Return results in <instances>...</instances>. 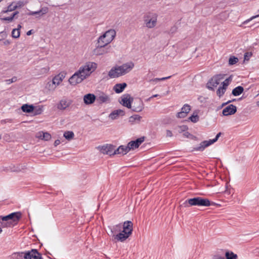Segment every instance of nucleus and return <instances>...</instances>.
I'll return each mask as SVG.
<instances>
[{"label": "nucleus", "instance_id": "obj_1", "mask_svg": "<svg viewBox=\"0 0 259 259\" xmlns=\"http://www.w3.org/2000/svg\"><path fill=\"white\" fill-rule=\"evenodd\" d=\"M97 64L93 62H87L81 66L79 69L69 78L68 81L72 85L81 83L89 77L97 68Z\"/></svg>", "mask_w": 259, "mask_h": 259}, {"label": "nucleus", "instance_id": "obj_2", "mask_svg": "<svg viewBox=\"0 0 259 259\" xmlns=\"http://www.w3.org/2000/svg\"><path fill=\"white\" fill-rule=\"evenodd\" d=\"M134 63L129 62L120 66L113 67L108 72L110 78H117L130 72L134 67Z\"/></svg>", "mask_w": 259, "mask_h": 259}, {"label": "nucleus", "instance_id": "obj_3", "mask_svg": "<svg viewBox=\"0 0 259 259\" xmlns=\"http://www.w3.org/2000/svg\"><path fill=\"white\" fill-rule=\"evenodd\" d=\"M22 217V213L20 211L11 213L6 216H1L3 221L2 226L5 227H13L16 224Z\"/></svg>", "mask_w": 259, "mask_h": 259}, {"label": "nucleus", "instance_id": "obj_4", "mask_svg": "<svg viewBox=\"0 0 259 259\" xmlns=\"http://www.w3.org/2000/svg\"><path fill=\"white\" fill-rule=\"evenodd\" d=\"M183 205L185 207H190L191 206H209L210 205V202L207 198L196 197L186 200L183 203Z\"/></svg>", "mask_w": 259, "mask_h": 259}, {"label": "nucleus", "instance_id": "obj_5", "mask_svg": "<svg viewBox=\"0 0 259 259\" xmlns=\"http://www.w3.org/2000/svg\"><path fill=\"white\" fill-rule=\"evenodd\" d=\"M158 15L155 13H148L144 16V23L148 28H153L157 23Z\"/></svg>", "mask_w": 259, "mask_h": 259}, {"label": "nucleus", "instance_id": "obj_6", "mask_svg": "<svg viewBox=\"0 0 259 259\" xmlns=\"http://www.w3.org/2000/svg\"><path fill=\"white\" fill-rule=\"evenodd\" d=\"M115 35V31L114 29H110L99 38L98 43H103V45H107L112 41Z\"/></svg>", "mask_w": 259, "mask_h": 259}, {"label": "nucleus", "instance_id": "obj_7", "mask_svg": "<svg viewBox=\"0 0 259 259\" xmlns=\"http://www.w3.org/2000/svg\"><path fill=\"white\" fill-rule=\"evenodd\" d=\"M225 76V74H219L213 76L207 82V88L210 90L213 91L223 80Z\"/></svg>", "mask_w": 259, "mask_h": 259}, {"label": "nucleus", "instance_id": "obj_8", "mask_svg": "<svg viewBox=\"0 0 259 259\" xmlns=\"http://www.w3.org/2000/svg\"><path fill=\"white\" fill-rule=\"evenodd\" d=\"M65 77L64 73L61 72L58 74L55 75L53 79L52 82H49L48 83V86L49 90H54L57 86H58L61 82L63 81Z\"/></svg>", "mask_w": 259, "mask_h": 259}, {"label": "nucleus", "instance_id": "obj_9", "mask_svg": "<svg viewBox=\"0 0 259 259\" xmlns=\"http://www.w3.org/2000/svg\"><path fill=\"white\" fill-rule=\"evenodd\" d=\"M221 133H218L217 136H215V138H214L213 139H210L208 141H204L203 142H202L200 144V145L197 147H195L194 148V150H196V151H203L206 147L210 146V145L213 144L214 143H215V142H217L219 139V138L220 137V136H221Z\"/></svg>", "mask_w": 259, "mask_h": 259}, {"label": "nucleus", "instance_id": "obj_10", "mask_svg": "<svg viewBox=\"0 0 259 259\" xmlns=\"http://www.w3.org/2000/svg\"><path fill=\"white\" fill-rule=\"evenodd\" d=\"M71 100L64 97L61 99L56 104L57 109L61 111L66 110L72 104Z\"/></svg>", "mask_w": 259, "mask_h": 259}, {"label": "nucleus", "instance_id": "obj_11", "mask_svg": "<svg viewBox=\"0 0 259 259\" xmlns=\"http://www.w3.org/2000/svg\"><path fill=\"white\" fill-rule=\"evenodd\" d=\"M131 109L133 111L136 112L142 111L144 109V103L143 101L139 98H133Z\"/></svg>", "mask_w": 259, "mask_h": 259}, {"label": "nucleus", "instance_id": "obj_12", "mask_svg": "<svg viewBox=\"0 0 259 259\" xmlns=\"http://www.w3.org/2000/svg\"><path fill=\"white\" fill-rule=\"evenodd\" d=\"M115 147L110 144H106L102 146L98 147V149L100 150V152L104 154L109 155L110 156L114 155V151L115 149H114Z\"/></svg>", "mask_w": 259, "mask_h": 259}, {"label": "nucleus", "instance_id": "obj_13", "mask_svg": "<svg viewBox=\"0 0 259 259\" xmlns=\"http://www.w3.org/2000/svg\"><path fill=\"white\" fill-rule=\"evenodd\" d=\"M24 259H42L41 254L35 249H31L30 251L24 253Z\"/></svg>", "mask_w": 259, "mask_h": 259}, {"label": "nucleus", "instance_id": "obj_14", "mask_svg": "<svg viewBox=\"0 0 259 259\" xmlns=\"http://www.w3.org/2000/svg\"><path fill=\"white\" fill-rule=\"evenodd\" d=\"M133 99L129 94L124 95L121 98L120 103L127 108L131 109Z\"/></svg>", "mask_w": 259, "mask_h": 259}, {"label": "nucleus", "instance_id": "obj_15", "mask_svg": "<svg viewBox=\"0 0 259 259\" xmlns=\"http://www.w3.org/2000/svg\"><path fill=\"white\" fill-rule=\"evenodd\" d=\"M144 137H141L135 141H132L127 144V147L129 150H134L139 147V146L144 142Z\"/></svg>", "mask_w": 259, "mask_h": 259}, {"label": "nucleus", "instance_id": "obj_16", "mask_svg": "<svg viewBox=\"0 0 259 259\" xmlns=\"http://www.w3.org/2000/svg\"><path fill=\"white\" fill-rule=\"evenodd\" d=\"M236 111V107L232 104H230L224 108L222 113L224 116H229L234 114Z\"/></svg>", "mask_w": 259, "mask_h": 259}, {"label": "nucleus", "instance_id": "obj_17", "mask_svg": "<svg viewBox=\"0 0 259 259\" xmlns=\"http://www.w3.org/2000/svg\"><path fill=\"white\" fill-rule=\"evenodd\" d=\"M98 44V46L93 51V54L96 56H100L107 53L108 51L104 48L106 45H103V43Z\"/></svg>", "mask_w": 259, "mask_h": 259}, {"label": "nucleus", "instance_id": "obj_18", "mask_svg": "<svg viewBox=\"0 0 259 259\" xmlns=\"http://www.w3.org/2000/svg\"><path fill=\"white\" fill-rule=\"evenodd\" d=\"M133 223L131 221H125L122 225L123 232L127 233L130 236L132 234L133 231Z\"/></svg>", "mask_w": 259, "mask_h": 259}, {"label": "nucleus", "instance_id": "obj_19", "mask_svg": "<svg viewBox=\"0 0 259 259\" xmlns=\"http://www.w3.org/2000/svg\"><path fill=\"white\" fill-rule=\"evenodd\" d=\"M129 236V235H127L126 233H123L122 231L116 235H113V239L116 241L123 242L128 238Z\"/></svg>", "mask_w": 259, "mask_h": 259}, {"label": "nucleus", "instance_id": "obj_20", "mask_svg": "<svg viewBox=\"0 0 259 259\" xmlns=\"http://www.w3.org/2000/svg\"><path fill=\"white\" fill-rule=\"evenodd\" d=\"M125 112L121 109H117L112 112L109 115L110 118L112 120L117 119L119 116H123Z\"/></svg>", "mask_w": 259, "mask_h": 259}, {"label": "nucleus", "instance_id": "obj_21", "mask_svg": "<svg viewBox=\"0 0 259 259\" xmlns=\"http://www.w3.org/2000/svg\"><path fill=\"white\" fill-rule=\"evenodd\" d=\"M130 151L127 146L121 145L114 151V154L125 155Z\"/></svg>", "mask_w": 259, "mask_h": 259}, {"label": "nucleus", "instance_id": "obj_22", "mask_svg": "<svg viewBox=\"0 0 259 259\" xmlns=\"http://www.w3.org/2000/svg\"><path fill=\"white\" fill-rule=\"evenodd\" d=\"M96 99V97L94 94H88L84 95L83 101L85 104H91L93 103Z\"/></svg>", "mask_w": 259, "mask_h": 259}, {"label": "nucleus", "instance_id": "obj_23", "mask_svg": "<svg viewBox=\"0 0 259 259\" xmlns=\"http://www.w3.org/2000/svg\"><path fill=\"white\" fill-rule=\"evenodd\" d=\"M97 101L99 103L102 104L105 102L110 101V98L106 94L102 93L97 98Z\"/></svg>", "mask_w": 259, "mask_h": 259}, {"label": "nucleus", "instance_id": "obj_24", "mask_svg": "<svg viewBox=\"0 0 259 259\" xmlns=\"http://www.w3.org/2000/svg\"><path fill=\"white\" fill-rule=\"evenodd\" d=\"M126 86L127 84L125 82L122 83H117L114 86L113 90L115 93L119 94L122 92Z\"/></svg>", "mask_w": 259, "mask_h": 259}, {"label": "nucleus", "instance_id": "obj_25", "mask_svg": "<svg viewBox=\"0 0 259 259\" xmlns=\"http://www.w3.org/2000/svg\"><path fill=\"white\" fill-rule=\"evenodd\" d=\"M37 137L41 140L49 141L51 139V135L48 132H40L37 134Z\"/></svg>", "mask_w": 259, "mask_h": 259}, {"label": "nucleus", "instance_id": "obj_26", "mask_svg": "<svg viewBox=\"0 0 259 259\" xmlns=\"http://www.w3.org/2000/svg\"><path fill=\"white\" fill-rule=\"evenodd\" d=\"M110 236L113 238V235H116V233L120 232L122 229V225L119 224L111 227L110 228Z\"/></svg>", "mask_w": 259, "mask_h": 259}, {"label": "nucleus", "instance_id": "obj_27", "mask_svg": "<svg viewBox=\"0 0 259 259\" xmlns=\"http://www.w3.org/2000/svg\"><path fill=\"white\" fill-rule=\"evenodd\" d=\"M21 109L24 112L30 113L33 111L34 107L32 105L24 104L22 106Z\"/></svg>", "mask_w": 259, "mask_h": 259}, {"label": "nucleus", "instance_id": "obj_28", "mask_svg": "<svg viewBox=\"0 0 259 259\" xmlns=\"http://www.w3.org/2000/svg\"><path fill=\"white\" fill-rule=\"evenodd\" d=\"M243 91L244 89L242 87L238 86L233 90L232 93L234 96H237L242 94Z\"/></svg>", "mask_w": 259, "mask_h": 259}, {"label": "nucleus", "instance_id": "obj_29", "mask_svg": "<svg viewBox=\"0 0 259 259\" xmlns=\"http://www.w3.org/2000/svg\"><path fill=\"white\" fill-rule=\"evenodd\" d=\"M142 118V117L139 115L135 114L131 116L129 118V122L132 124H134L136 121L139 122Z\"/></svg>", "mask_w": 259, "mask_h": 259}, {"label": "nucleus", "instance_id": "obj_30", "mask_svg": "<svg viewBox=\"0 0 259 259\" xmlns=\"http://www.w3.org/2000/svg\"><path fill=\"white\" fill-rule=\"evenodd\" d=\"M226 259H237V255L232 251H227L225 252Z\"/></svg>", "mask_w": 259, "mask_h": 259}, {"label": "nucleus", "instance_id": "obj_31", "mask_svg": "<svg viewBox=\"0 0 259 259\" xmlns=\"http://www.w3.org/2000/svg\"><path fill=\"white\" fill-rule=\"evenodd\" d=\"M63 135H64V137L67 140H70L73 138L74 134L73 132L72 131H66L64 133Z\"/></svg>", "mask_w": 259, "mask_h": 259}, {"label": "nucleus", "instance_id": "obj_32", "mask_svg": "<svg viewBox=\"0 0 259 259\" xmlns=\"http://www.w3.org/2000/svg\"><path fill=\"white\" fill-rule=\"evenodd\" d=\"M239 60L237 57L234 56H230L229 59V65H233L236 64L238 62Z\"/></svg>", "mask_w": 259, "mask_h": 259}, {"label": "nucleus", "instance_id": "obj_33", "mask_svg": "<svg viewBox=\"0 0 259 259\" xmlns=\"http://www.w3.org/2000/svg\"><path fill=\"white\" fill-rule=\"evenodd\" d=\"M189 119L193 123H196L199 121V117L197 113L193 114L189 118Z\"/></svg>", "mask_w": 259, "mask_h": 259}, {"label": "nucleus", "instance_id": "obj_34", "mask_svg": "<svg viewBox=\"0 0 259 259\" xmlns=\"http://www.w3.org/2000/svg\"><path fill=\"white\" fill-rule=\"evenodd\" d=\"M226 89L222 86L220 87L217 91V95L220 97H222L225 94Z\"/></svg>", "mask_w": 259, "mask_h": 259}, {"label": "nucleus", "instance_id": "obj_35", "mask_svg": "<svg viewBox=\"0 0 259 259\" xmlns=\"http://www.w3.org/2000/svg\"><path fill=\"white\" fill-rule=\"evenodd\" d=\"M25 252H16L13 254V257L14 259H22L24 258Z\"/></svg>", "mask_w": 259, "mask_h": 259}, {"label": "nucleus", "instance_id": "obj_36", "mask_svg": "<svg viewBox=\"0 0 259 259\" xmlns=\"http://www.w3.org/2000/svg\"><path fill=\"white\" fill-rule=\"evenodd\" d=\"M18 14L17 11H16L13 13V14L10 17H7L3 18L2 19L4 21H12L15 18V16Z\"/></svg>", "mask_w": 259, "mask_h": 259}, {"label": "nucleus", "instance_id": "obj_37", "mask_svg": "<svg viewBox=\"0 0 259 259\" xmlns=\"http://www.w3.org/2000/svg\"><path fill=\"white\" fill-rule=\"evenodd\" d=\"M20 31L19 29H14L12 31V36L15 38H17L20 36Z\"/></svg>", "mask_w": 259, "mask_h": 259}, {"label": "nucleus", "instance_id": "obj_38", "mask_svg": "<svg viewBox=\"0 0 259 259\" xmlns=\"http://www.w3.org/2000/svg\"><path fill=\"white\" fill-rule=\"evenodd\" d=\"M191 110V107L189 105L186 104H185L182 108H181V111H184L187 114L190 112Z\"/></svg>", "mask_w": 259, "mask_h": 259}, {"label": "nucleus", "instance_id": "obj_39", "mask_svg": "<svg viewBox=\"0 0 259 259\" xmlns=\"http://www.w3.org/2000/svg\"><path fill=\"white\" fill-rule=\"evenodd\" d=\"M17 8V6L16 5H14L13 3L10 5L7 8V10L6 11H3L4 13H6L7 12H11L15 10Z\"/></svg>", "mask_w": 259, "mask_h": 259}, {"label": "nucleus", "instance_id": "obj_40", "mask_svg": "<svg viewBox=\"0 0 259 259\" xmlns=\"http://www.w3.org/2000/svg\"><path fill=\"white\" fill-rule=\"evenodd\" d=\"M34 114L35 115H39L43 111V107L42 106H37L34 108Z\"/></svg>", "mask_w": 259, "mask_h": 259}, {"label": "nucleus", "instance_id": "obj_41", "mask_svg": "<svg viewBox=\"0 0 259 259\" xmlns=\"http://www.w3.org/2000/svg\"><path fill=\"white\" fill-rule=\"evenodd\" d=\"M231 80V77H230L227 79H226L222 83V87H224L225 88L227 89V87L229 84V81Z\"/></svg>", "mask_w": 259, "mask_h": 259}, {"label": "nucleus", "instance_id": "obj_42", "mask_svg": "<svg viewBox=\"0 0 259 259\" xmlns=\"http://www.w3.org/2000/svg\"><path fill=\"white\" fill-rule=\"evenodd\" d=\"M41 12V16L46 14L49 12V8L47 7H44L40 9Z\"/></svg>", "mask_w": 259, "mask_h": 259}, {"label": "nucleus", "instance_id": "obj_43", "mask_svg": "<svg viewBox=\"0 0 259 259\" xmlns=\"http://www.w3.org/2000/svg\"><path fill=\"white\" fill-rule=\"evenodd\" d=\"M178 131L179 133L186 131L188 127L186 125L179 126L177 127Z\"/></svg>", "mask_w": 259, "mask_h": 259}, {"label": "nucleus", "instance_id": "obj_44", "mask_svg": "<svg viewBox=\"0 0 259 259\" xmlns=\"http://www.w3.org/2000/svg\"><path fill=\"white\" fill-rule=\"evenodd\" d=\"M187 115V114L184 112V111H181V112H179L177 113V117L178 118H182L186 117Z\"/></svg>", "mask_w": 259, "mask_h": 259}, {"label": "nucleus", "instance_id": "obj_45", "mask_svg": "<svg viewBox=\"0 0 259 259\" xmlns=\"http://www.w3.org/2000/svg\"><path fill=\"white\" fill-rule=\"evenodd\" d=\"M259 17V15H255V16H252L251 17H250L249 19L244 21L243 23H242V25H245V24H247L249 22H250L251 20L257 18Z\"/></svg>", "mask_w": 259, "mask_h": 259}, {"label": "nucleus", "instance_id": "obj_46", "mask_svg": "<svg viewBox=\"0 0 259 259\" xmlns=\"http://www.w3.org/2000/svg\"><path fill=\"white\" fill-rule=\"evenodd\" d=\"M29 15L34 16L35 15H39V17L41 16V12H40V10L37 11H30L29 14Z\"/></svg>", "mask_w": 259, "mask_h": 259}, {"label": "nucleus", "instance_id": "obj_47", "mask_svg": "<svg viewBox=\"0 0 259 259\" xmlns=\"http://www.w3.org/2000/svg\"><path fill=\"white\" fill-rule=\"evenodd\" d=\"M212 259H226L224 256L219 254H216L213 255Z\"/></svg>", "mask_w": 259, "mask_h": 259}, {"label": "nucleus", "instance_id": "obj_48", "mask_svg": "<svg viewBox=\"0 0 259 259\" xmlns=\"http://www.w3.org/2000/svg\"><path fill=\"white\" fill-rule=\"evenodd\" d=\"M166 136L167 137H171L172 136V133L170 130H167L166 132Z\"/></svg>", "mask_w": 259, "mask_h": 259}, {"label": "nucleus", "instance_id": "obj_49", "mask_svg": "<svg viewBox=\"0 0 259 259\" xmlns=\"http://www.w3.org/2000/svg\"><path fill=\"white\" fill-rule=\"evenodd\" d=\"M50 70L49 67H46L41 69L42 72L44 73H47Z\"/></svg>", "mask_w": 259, "mask_h": 259}, {"label": "nucleus", "instance_id": "obj_50", "mask_svg": "<svg viewBox=\"0 0 259 259\" xmlns=\"http://www.w3.org/2000/svg\"><path fill=\"white\" fill-rule=\"evenodd\" d=\"M158 81H160L159 78H155L154 79H152L150 80V82H157Z\"/></svg>", "mask_w": 259, "mask_h": 259}, {"label": "nucleus", "instance_id": "obj_51", "mask_svg": "<svg viewBox=\"0 0 259 259\" xmlns=\"http://www.w3.org/2000/svg\"><path fill=\"white\" fill-rule=\"evenodd\" d=\"M170 77H171V76H167V77L159 78V79H160V81H162V80H166L167 79H169Z\"/></svg>", "mask_w": 259, "mask_h": 259}, {"label": "nucleus", "instance_id": "obj_52", "mask_svg": "<svg viewBox=\"0 0 259 259\" xmlns=\"http://www.w3.org/2000/svg\"><path fill=\"white\" fill-rule=\"evenodd\" d=\"M60 144V141L59 140H55L54 142V145L55 146H57V145H59Z\"/></svg>", "mask_w": 259, "mask_h": 259}, {"label": "nucleus", "instance_id": "obj_53", "mask_svg": "<svg viewBox=\"0 0 259 259\" xmlns=\"http://www.w3.org/2000/svg\"><path fill=\"white\" fill-rule=\"evenodd\" d=\"M161 97V96H160L158 94H155V95H153V96H152L151 97H150L148 100H150L151 99L153 98H155V97Z\"/></svg>", "mask_w": 259, "mask_h": 259}, {"label": "nucleus", "instance_id": "obj_54", "mask_svg": "<svg viewBox=\"0 0 259 259\" xmlns=\"http://www.w3.org/2000/svg\"><path fill=\"white\" fill-rule=\"evenodd\" d=\"M4 44L5 45H8L10 44V42L8 40H6L4 42Z\"/></svg>", "mask_w": 259, "mask_h": 259}, {"label": "nucleus", "instance_id": "obj_55", "mask_svg": "<svg viewBox=\"0 0 259 259\" xmlns=\"http://www.w3.org/2000/svg\"><path fill=\"white\" fill-rule=\"evenodd\" d=\"M32 30H29L28 31H27V35H30L32 34Z\"/></svg>", "mask_w": 259, "mask_h": 259}, {"label": "nucleus", "instance_id": "obj_56", "mask_svg": "<svg viewBox=\"0 0 259 259\" xmlns=\"http://www.w3.org/2000/svg\"><path fill=\"white\" fill-rule=\"evenodd\" d=\"M247 55H248V53H245V54L244 55V59L245 60H248V56H247Z\"/></svg>", "mask_w": 259, "mask_h": 259}, {"label": "nucleus", "instance_id": "obj_57", "mask_svg": "<svg viewBox=\"0 0 259 259\" xmlns=\"http://www.w3.org/2000/svg\"><path fill=\"white\" fill-rule=\"evenodd\" d=\"M189 133L188 132H185L184 134V135L185 136V137H188L189 135Z\"/></svg>", "mask_w": 259, "mask_h": 259}, {"label": "nucleus", "instance_id": "obj_58", "mask_svg": "<svg viewBox=\"0 0 259 259\" xmlns=\"http://www.w3.org/2000/svg\"><path fill=\"white\" fill-rule=\"evenodd\" d=\"M21 28V25L19 24L18 25V28L17 29H19V30L20 31V28Z\"/></svg>", "mask_w": 259, "mask_h": 259}, {"label": "nucleus", "instance_id": "obj_59", "mask_svg": "<svg viewBox=\"0 0 259 259\" xmlns=\"http://www.w3.org/2000/svg\"><path fill=\"white\" fill-rule=\"evenodd\" d=\"M2 229L0 228V234L2 232Z\"/></svg>", "mask_w": 259, "mask_h": 259}, {"label": "nucleus", "instance_id": "obj_60", "mask_svg": "<svg viewBox=\"0 0 259 259\" xmlns=\"http://www.w3.org/2000/svg\"><path fill=\"white\" fill-rule=\"evenodd\" d=\"M232 101H229L228 102H227L226 104H227L228 103H230V102H231Z\"/></svg>", "mask_w": 259, "mask_h": 259}, {"label": "nucleus", "instance_id": "obj_61", "mask_svg": "<svg viewBox=\"0 0 259 259\" xmlns=\"http://www.w3.org/2000/svg\"><path fill=\"white\" fill-rule=\"evenodd\" d=\"M2 138V136H1V135L0 134V139H1Z\"/></svg>", "mask_w": 259, "mask_h": 259}, {"label": "nucleus", "instance_id": "obj_62", "mask_svg": "<svg viewBox=\"0 0 259 259\" xmlns=\"http://www.w3.org/2000/svg\"><path fill=\"white\" fill-rule=\"evenodd\" d=\"M2 0H0V2L2 1Z\"/></svg>", "mask_w": 259, "mask_h": 259}]
</instances>
